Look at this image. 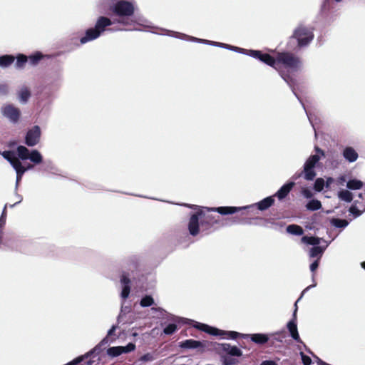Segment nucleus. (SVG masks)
Segmentation results:
<instances>
[{
	"mask_svg": "<svg viewBox=\"0 0 365 365\" xmlns=\"http://www.w3.org/2000/svg\"><path fill=\"white\" fill-rule=\"evenodd\" d=\"M139 264L140 257L135 255L128 256L122 261L120 282L122 288L120 297L123 299H126L130 295L131 279L135 278V274L138 270Z\"/></svg>",
	"mask_w": 365,
	"mask_h": 365,
	"instance_id": "nucleus-1",
	"label": "nucleus"
},
{
	"mask_svg": "<svg viewBox=\"0 0 365 365\" xmlns=\"http://www.w3.org/2000/svg\"><path fill=\"white\" fill-rule=\"evenodd\" d=\"M109 11L113 15L118 17L114 22L128 25H140L142 18L134 15L135 6L133 2L126 0H118L109 6Z\"/></svg>",
	"mask_w": 365,
	"mask_h": 365,
	"instance_id": "nucleus-2",
	"label": "nucleus"
},
{
	"mask_svg": "<svg viewBox=\"0 0 365 365\" xmlns=\"http://www.w3.org/2000/svg\"><path fill=\"white\" fill-rule=\"evenodd\" d=\"M115 23L110 18L105 16H100L97 18L93 27L88 28L85 31V35L80 38V43L85 44L89 41L97 39L105 31H111L112 29L108 27Z\"/></svg>",
	"mask_w": 365,
	"mask_h": 365,
	"instance_id": "nucleus-3",
	"label": "nucleus"
},
{
	"mask_svg": "<svg viewBox=\"0 0 365 365\" xmlns=\"http://www.w3.org/2000/svg\"><path fill=\"white\" fill-rule=\"evenodd\" d=\"M190 322L195 323L194 327L195 329L202 331L212 336H220L221 339H236L239 337L242 338V335L244 334L235 331L222 330L215 327H212L210 325L200 323L194 320H190Z\"/></svg>",
	"mask_w": 365,
	"mask_h": 365,
	"instance_id": "nucleus-4",
	"label": "nucleus"
},
{
	"mask_svg": "<svg viewBox=\"0 0 365 365\" xmlns=\"http://www.w3.org/2000/svg\"><path fill=\"white\" fill-rule=\"evenodd\" d=\"M314 150L316 154L311 155L307 159L303 166L302 173L304 178L308 181H312L315 178L317 173L314 169L321 158L325 155L324 151L318 146L314 147Z\"/></svg>",
	"mask_w": 365,
	"mask_h": 365,
	"instance_id": "nucleus-5",
	"label": "nucleus"
},
{
	"mask_svg": "<svg viewBox=\"0 0 365 365\" xmlns=\"http://www.w3.org/2000/svg\"><path fill=\"white\" fill-rule=\"evenodd\" d=\"M317 286V283L314 282L312 284L306 287L302 292L300 297L299 299L295 302L294 303V310L292 314V318L287 322V329L289 333V336L297 342L303 344L304 346L306 345L303 343V341L301 340L298 329H297V312L298 309L297 303L303 297L304 293L307 292L311 288H314Z\"/></svg>",
	"mask_w": 365,
	"mask_h": 365,
	"instance_id": "nucleus-6",
	"label": "nucleus"
},
{
	"mask_svg": "<svg viewBox=\"0 0 365 365\" xmlns=\"http://www.w3.org/2000/svg\"><path fill=\"white\" fill-rule=\"evenodd\" d=\"M314 28H309L302 24H299L294 30L291 38H294L297 41L299 47L307 46L314 39Z\"/></svg>",
	"mask_w": 365,
	"mask_h": 365,
	"instance_id": "nucleus-7",
	"label": "nucleus"
},
{
	"mask_svg": "<svg viewBox=\"0 0 365 365\" xmlns=\"http://www.w3.org/2000/svg\"><path fill=\"white\" fill-rule=\"evenodd\" d=\"M299 58L288 52H282L277 54V65L282 64L286 68L297 70L300 66Z\"/></svg>",
	"mask_w": 365,
	"mask_h": 365,
	"instance_id": "nucleus-8",
	"label": "nucleus"
},
{
	"mask_svg": "<svg viewBox=\"0 0 365 365\" xmlns=\"http://www.w3.org/2000/svg\"><path fill=\"white\" fill-rule=\"evenodd\" d=\"M1 113L9 121L13 124H16L21 117V110L13 104H6L1 107Z\"/></svg>",
	"mask_w": 365,
	"mask_h": 365,
	"instance_id": "nucleus-9",
	"label": "nucleus"
},
{
	"mask_svg": "<svg viewBox=\"0 0 365 365\" xmlns=\"http://www.w3.org/2000/svg\"><path fill=\"white\" fill-rule=\"evenodd\" d=\"M41 136V130L39 125H34L26 133L24 143L29 147H34L39 142Z\"/></svg>",
	"mask_w": 365,
	"mask_h": 365,
	"instance_id": "nucleus-10",
	"label": "nucleus"
},
{
	"mask_svg": "<svg viewBox=\"0 0 365 365\" xmlns=\"http://www.w3.org/2000/svg\"><path fill=\"white\" fill-rule=\"evenodd\" d=\"M210 343L207 341H198L195 339H185L180 342L179 346L185 349H199L204 351L209 349Z\"/></svg>",
	"mask_w": 365,
	"mask_h": 365,
	"instance_id": "nucleus-11",
	"label": "nucleus"
},
{
	"mask_svg": "<svg viewBox=\"0 0 365 365\" xmlns=\"http://www.w3.org/2000/svg\"><path fill=\"white\" fill-rule=\"evenodd\" d=\"M281 76H282V78L287 83V84L289 86V87L292 90L293 94L295 96V97L298 99V101H299V103L302 106V107H303L304 110H305V113H306V114L307 115V118H308L311 125H312V127H313V128L314 130V133L316 134L317 131H315V128H314V127L313 125V123H312V120L310 118L309 113L307 111L304 103L302 102L301 98L298 96V94L297 93V92L295 91V86L297 85L296 80L294 78H291L289 75H287V74H284V73H281Z\"/></svg>",
	"mask_w": 365,
	"mask_h": 365,
	"instance_id": "nucleus-12",
	"label": "nucleus"
},
{
	"mask_svg": "<svg viewBox=\"0 0 365 365\" xmlns=\"http://www.w3.org/2000/svg\"><path fill=\"white\" fill-rule=\"evenodd\" d=\"M205 215L202 210H198L192 213L188 223V230L192 236H196L199 233L200 218Z\"/></svg>",
	"mask_w": 365,
	"mask_h": 365,
	"instance_id": "nucleus-13",
	"label": "nucleus"
},
{
	"mask_svg": "<svg viewBox=\"0 0 365 365\" xmlns=\"http://www.w3.org/2000/svg\"><path fill=\"white\" fill-rule=\"evenodd\" d=\"M165 31H166V34H165V35L173 36L176 38H180V39L186 40V41H191L197 42L200 43L207 44V45H210V43H212V41L202 39V38H198L196 37L188 36V35L182 34V33L175 32V31H170V30H165Z\"/></svg>",
	"mask_w": 365,
	"mask_h": 365,
	"instance_id": "nucleus-14",
	"label": "nucleus"
},
{
	"mask_svg": "<svg viewBox=\"0 0 365 365\" xmlns=\"http://www.w3.org/2000/svg\"><path fill=\"white\" fill-rule=\"evenodd\" d=\"M251 206H220L209 209L211 211L216 212L222 215H233L241 210H250Z\"/></svg>",
	"mask_w": 365,
	"mask_h": 365,
	"instance_id": "nucleus-15",
	"label": "nucleus"
},
{
	"mask_svg": "<svg viewBox=\"0 0 365 365\" xmlns=\"http://www.w3.org/2000/svg\"><path fill=\"white\" fill-rule=\"evenodd\" d=\"M242 338L250 339L253 343L262 346L269 341V335L264 333L245 334L242 335Z\"/></svg>",
	"mask_w": 365,
	"mask_h": 365,
	"instance_id": "nucleus-16",
	"label": "nucleus"
},
{
	"mask_svg": "<svg viewBox=\"0 0 365 365\" xmlns=\"http://www.w3.org/2000/svg\"><path fill=\"white\" fill-rule=\"evenodd\" d=\"M174 322L169 323L167 324L165 328L163 329V334L168 336L173 334L177 330H178V326L175 324V322H185L189 324H192L193 327L195 325L194 322H190L191 319H185V318H180L178 317H173Z\"/></svg>",
	"mask_w": 365,
	"mask_h": 365,
	"instance_id": "nucleus-17",
	"label": "nucleus"
},
{
	"mask_svg": "<svg viewBox=\"0 0 365 365\" xmlns=\"http://www.w3.org/2000/svg\"><path fill=\"white\" fill-rule=\"evenodd\" d=\"M274 203V196H268L262 199L258 202L249 205L248 206L250 207V209L248 210L249 211L254 209L255 207H257L260 211H264L269 208Z\"/></svg>",
	"mask_w": 365,
	"mask_h": 365,
	"instance_id": "nucleus-18",
	"label": "nucleus"
},
{
	"mask_svg": "<svg viewBox=\"0 0 365 365\" xmlns=\"http://www.w3.org/2000/svg\"><path fill=\"white\" fill-rule=\"evenodd\" d=\"M218 346L222 351L230 356L240 357L242 356V351L237 346H233L227 343L219 344Z\"/></svg>",
	"mask_w": 365,
	"mask_h": 365,
	"instance_id": "nucleus-19",
	"label": "nucleus"
},
{
	"mask_svg": "<svg viewBox=\"0 0 365 365\" xmlns=\"http://www.w3.org/2000/svg\"><path fill=\"white\" fill-rule=\"evenodd\" d=\"M295 182L294 181H287L284 183L274 195V197H277L279 200H284L294 187Z\"/></svg>",
	"mask_w": 365,
	"mask_h": 365,
	"instance_id": "nucleus-20",
	"label": "nucleus"
},
{
	"mask_svg": "<svg viewBox=\"0 0 365 365\" xmlns=\"http://www.w3.org/2000/svg\"><path fill=\"white\" fill-rule=\"evenodd\" d=\"M259 61L279 71V75H281V73L288 75V73L279 70V68L277 67V57L275 58L268 53H262V57L260 58ZM289 76L291 78H292L289 74ZM280 76L282 77V76Z\"/></svg>",
	"mask_w": 365,
	"mask_h": 365,
	"instance_id": "nucleus-21",
	"label": "nucleus"
},
{
	"mask_svg": "<svg viewBox=\"0 0 365 365\" xmlns=\"http://www.w3.org/2000/svg\"><path fill=\"white\" fill-rule=\"evenodd\" d=\"M342 155L345 160L349 163L355 162L359 157L357 152L350 146L346 147L344 149Z\"/></svg>",
	"mask_w": 365,
	"mask_h": 365,
	"instance_id": "nucleus-22",
	"label": "nucleus"
},
{
	"mask_svg": "<svg viewBox=\"0 0 365 365\" xmlns=\"http://www.w3.org/2000/svg\"><path fill=\"white\" fill-rule=\"evenodd\" d=\"M322 238L317 236L304 235L301 238L302 243L305 245H312V247L319 246L322 242Z\"/></svg>",
	"mask_w": 365,
	"mask_h": 365,
	"instance_id": "nucleus-23",
	"label": "nucleus"
},
{
	"mask_svg": "<svg viewBox=\"0 0 365 365\" xmlns=\"http://www.w3.org/2000/svg\"><path fill=\"white\" fill-rule=\"evenodd\" d=\"M15 64L14 66L17 70H22L24 68L26 63L28 62V56L24 53H18L15 56Z\"/></svg>",
	"mask_w": 365,
	"mask_h": 365,
	"instance_id": "nucleus-24",
	"label": "nucleus"
},
{
	"mask_svg": "<svg viewBox=\"0 0 365 365\" xmlns=\"http://www.w3.org/2000/svg\"><path fill=\"white\" fill-rule=\"evenodd\" d=\"M31 96V91L26 86H23L18 93L19 100L22 104L27 103Z\"/></svg>",
	"mask_w": 365,
	"mask_h": 365,
	"instance_id": "nucleus-25",
	"label": "nucleus"
},
{
	"mask_svg": "<svg viewBox=\"0 0 365 365\" xmlns=\"http://www.w3.org/2000/svg\"><path fill=\"white\" fill-rule=\"evenodd\" d=\"M15 61V56L12 54H4L0 56V67L6 68L9 67Z\"/></svg>",
	"mask_w": 365,
	"mask_h": 365,
	"instance_id": "nucleus-26",
	"label": "nucleus"
},
{
	"mask_svg": "<svg viewBox=\"0 0 365 365\" xmlns=\"http://www.w3.org/2000/svg\"><path fill=\"white\" fill-rule=\"evenodd\" d=\"M28 160H29L34 165H39L43 163V156L41 153L36 149L31 150L30 155H29Z\"/></svg>",
	"mask_w": 365,
	"mask_h": 365,
	"instance_id": "nucleus-27",
	"label": "nucleus"
},
{
	"mask_svg": "<svg viewBox=\"0 0 365 365\" xmlns=\"http://www.w3.org/2000/svg\"><path fill=\"white\" fill-rule=\"evenodd\" d=\"M329 222L331 226L339 228V229H344L346 228L349 224V222L346 219H341L338 217H332L329 220Z\"/></svg>",
	"mask_w": 365,
	"mask_h": 365,
	"instance_id": "nucleus-28",
	"label": "nucleus"
},
{
	"mask_svg": "<svg viewBox=\"0 0 365 365\" xmlns=\"http://www.w3.org/2000/svg\"><path fill=\"white\" fill-rule=\"evenodd\" d=\"M337 196L341 201L351 202L353 200V194L348 189H341L338 191Z\"/></svg>",
	"mask_w": 365,
	"mask_h": 365,
	"instance_id": "nucleus-29",
	"label": "nucleus"
},
{
	"mask_svg": "<svg viewBox=\"0 0 365 365\" xmlns=\"http://www.w3.org/2000/svg\"><path fill=\"white\" fill-rule=\"evenodd\" d=\"M364 182L356 178H352L346 182V188L349 190H357L362 188Z\"/></svg>",
	"mask_w": 365,
	"mask_h": 365,
	"instance_id": "nucleus-30",
	"label": "nucleus"
},
{
	"mask_svg": "<svg viewBox=\"0 0 365 365\" xmlns=\"http://www.w3.org/2000/svg\"><path fill=\"white\" fill-rule=\"evenodd\" d=\"M0 154L12 167L20 162L18 160H15V153L12 150H5L1 152Z\"/></svg>",
	"mask_w": 365,
	"mask_h": 365,
	"instance_id": "nucleus-31",
	"label": "nucleus"
},
{
	"mask_svg": "<svg viewBox=\"0 0 365 365\" xmlns=\"http://www.w3.org/2000/svg\"><path fill=\"white\" fill-rule=\"evenodd\" d=\"M286 230L289 234L295 236H301L304 234L303 228L301 226L296 224L289 225L286 227Z\"/></svg>",
	"mask_w": 365,
	"mask_h": 365,
	"instance_id": "nucleus-32",
	"label": "nucleus"
},
{
	"mask_svg": "<svg viewBox=\"0 0 365 365\" xmlns=\"http://www.w3.org/2000/svg\"><path fill=\"white\" fill-rule=\"evenodd\" d=\"M324 252L325 247H322L320 245H319L310 248L309 255L312 258H317L320 259Z\"/></svg>",
	"mask_w": 365,
	"mask_h": 365,
	"instance_id": "nucleus-33",
	"label": "nucleus"
},
{
	"mask_svg": "<svg viewBox=\"0 0 365 365\" xmlns=\"http://www.w3.org/2000/svg\"><path fill=\"white\" fill-rule=\"evenodd\" d=\"M16 153L20 160H28L29 155H30L31 150L24 145H18Z\"/></svg>",
	"mask_w": 365,
	"mask_h": 365,
	"instance_id": "nucleus-34",
	"label": "nucleus"
},
{
	"mask_svg": "<svg viewBox=\"0 0 365 365\" xmlns=\"http://www.w3.org/2000/svg\"><path fill=\"white\" fill-rule=\"evenodd\" d=\"M43 58V55L41 51H36L28 56V61L31 66H36Z\"/></svg>",
	"mask_w": 365,
	"mask_h": 365,
	"instance_id": "nucleus-35",
	"label": "nucleus"
},
{
	"mask_svg": "<svg viewBox=\"0 0 365 365\" xmlns=\"http://www.w3.org/2000/svg\"><path fill=\"white\" fill-rule=\"evenodd\" d=\"M16 173V181H21L22 179V176L26 172V169H24V166L22 165L21 162L18 163L16 165L12 167Z\"/></svg>",
	"mask_w": 365,
	"mask_h": 365,
	"instance_id": "nucleus-36",
	"label": "nucleus"
},
{
	"mask_svg": "<svg viewBox=\"0 0 365 365\" xmlns=\"http://www.w3.org/2000/svg\"><path fill=\"white\" fill-rule=\"evenodd\" d=\"M322 207V203L317 199H312L309 200L306 205V208L310 211H316Z\"/></svg>",
	"mask_w": 365,
	"mask_h": 365,
	"instance_id": "nucleus-37",
	"label": "nucleus"
},
{
	"mask_svg": "<svg viewBox=\"0 0 365 365\" xmlns=\"http://www.w3.org/2000/svg\"><path fill=\"white\" fill-rule=\"evenodd\" d=\"M358 201L355 200L352 205L349 208V213L353 215L354 218L359 217L362 215V213L364 212L362 210H360L359 207H357Z\"/></svg>",
	"mask_w": 365,
	"mask_h": 365,
	"instance_id": "nucleus-38",
	"label": "nucleus"
},
{
	"mask_svg": "<svg viewBox=\"0 0 365 365\" xmlns=\"http://www.w3.org/2000/svg\"><path fill=\"white\" fill-rule=\"evenodd\" d=\"M106 354L111 358L118 357L122 354L120 346H110L107 349Z\"/></svg>",
	"mask_w": 365,
	"mask_h": 365,
	"instance_id": "nucleus-39",
	"label": "nucleus"
},
{
	"mask_svg": "<svg viewBox=\"0 0 365 365\" xmlns=\"http://www.w3.org/2000/svg\"><path fill=\"white\" fill-rule=\"evenodd\" d=\"M269 338L273 337V339L277 342L282 343L283 341V339L286 336L285 330L282 329L275 332H272L269 334Z\"/></svg>",
	"mask_w": 365,
	"mask_h": 365,
	"instance_id": "nucleus-40",
	"label": "nucleus"
},
{
	"mask_svg": "<svg viewBox=\"0 0 365 365\" xmlns=\"http://www.w3.org/2000/svg\"><path fill=\"white\" fill-rule=\"evenodd\" d=\"M154 304V299L151 295H145L143 297L140 301V305L142 307H148Z\"/></svg>",
	"mask_w": 365,
	"mask_h": 365,
	"instance_id": "nucleus-41",
	"label": "nucleus"
},
{
	"mask_svg": "<svg viewBox=\"0 0 365 365\" xmlns=\"http://www.w3.org/2000/svg\"><path fill=\"white\" fill-rule=\"evenodd\" d=\"M325 187V180L322 178H318L315 180L313 188L316 192H321Z\"/></svg>",
	"mask_w": 365,
	"mask_h": 365,
	"instance_id": "nucleus-42",
	"label": "nucleus"
},
{
	"mask_svg": "<svg viewBox=\"0 0 365 365\" xmlns=\"http://www.w3.org/2000/svg\"><path fill=\"white\" fill-rule=\"evenodd\" d=\"M130 309H131L129 306H123V304L121 305L120 312L117 317L118 324L121 323L122 317L127 313L130 312Z\"/></svg>",
	"mask_w": 365,
	"mask_h": 365,
	"instance_id": "nucleus-43",
	"label": "nucleus"
},
{
	"mask_svg": "<svg viewBox=\"0 0 365 365\" xmlns=\"http://www.w3.org/2000/svg\"><path fill=\"white\" fill-rule=\"evenodd\" d=\"M136 348V346L133 342H129L125 346H120L122 354H128L133 351Z\"/></svg>",
	"mask_w": 365,
	"mask_h": 365,
	"instance_id": "nucleus-44",
	"label": "nucleus"
},
{
	"mask_svg": "<svg viewBox=\"0 0 365 365\" xmlns=\"http://www.w3.org/2000/svg\"><path fill=\"white\" fill-rule=\"evenodd\" d=\"M262 52L259 50L247 49V56L259 60Z\"/></svg>",
	"mask_w": 365,
	"mask_h": 365,
	"instance_id": "nucleus-45",
	"label": "nucleus"
},
{
	"mask_svg": "<svg viewBox=\"0 0 365 365\" xmlns=\"http://www.w3.org/2000/svg\"><path fill=\"white\" fill-rule=\"evenodd\" d=\"M222 362L223 365H234L237 364V360L230 356H222Z\"/></svg>",
	"mask_w": 365,
	"mask_h": 365,
	"instance_id": "nucleus-46",
	"label": "nucleus"
},
{
	"mask_svg": "<svg viewBox=\"0 0 365 365\" xmlns=\"http://www.w3.org/2000/svg\"><path fill=\"white\" fill-rule=\"evenodd\" d=\"M331 0H324L322 3L320 11L322 13L327 12L331 9Z\"/></svg>",
	"mask_w": 365,
	"mask_h": 365,
	"instance_id": "nucleus-47",
	"label": "nucleus"
},
{
	"mask_svg": "<svg viewBox=\"0 0 365 365\" xmlns=\"http://www.w3.org/2000/svg\"><path fill=\"white\" fill-rule=\"evenodd\" d=\"M6 207L7 205L6 204L2 210L1 215L0 216V224L5 225L6 220Z\"/></svg>",
	"mask_w": 365,
	"mask_h": 365,
	"instance_id": "nucleus-48",
	"label": "nucleus"
},
{
	"mask_svg": "<svg viewBox=\"0 0 365 365\" xmlns=\"http://www.w3.org/2000/svg\"><path fill=\"white\" fill-rule=\"evenodd\" d=\"M153 359H154V357H153V354L150 353H146V354H143V356H141V357L140 358V361H153Z\"/></svg>",
	"mask_w": 365,
	"mask_h": 365,
	"instance_id": "nucleus-49",
	"label": "nucleus"
},
{
	"mask_svg": "<svg viewBox=\"0 0 365 365\" xmlns=\"http://www.w3.org/2000/svg\"><path fill=\"white\" fill-rule=\"evenodd\" d=\"M302 361L304 365H311L312 359L309 356L305 355L303 353H301Z\"/></svg>",
	"mask_w": 365,
	"mask_h": 365,
	"instance_id": "nucleus-50",
	"label": "nucleus"
},
{
	"mask_svg": "<svg viewBox=\"0 0 365 365\" xmlns=\"http://www.w3.org/2000/svg\"><path fill=\"white\" fill-rule=\"evenodd\" d=\"M9 93V86L4 83L0 84V95L6 96Z\"/></svg>",
	"mask_w": 365,
	"mask_h": 365,
	"instance_id": "nucleus-51",
	"label": "nucleus"
},
{
	"mask_svg": "<svg viewBox=\"0 0 365 365\" xmlns=\"http://www.w3.org/2000/svg\"><path fill=\"white\" fill-rule=\"evenodd\" d=\"M302 194L307 199H310L313 196L312 191L308 188H303L302 190Z\"/></svg>",
	"mask_w": 365,
	"mask_h": 365,
	"instance_id": "nucleus-52",
	"label": "nucleus"
},
{
	"mask_svg": "<svg viewBox=\"0 0 365 365\" xmlns=\"http://www.w3.org/2000/svg\"><path fill=\"white\" fill-rule=\"evenodd\" d=\"M319 261L320 259H316L312 263H311L309 269L312 272H314L317 269L319 265Z\"/></svg>",
	"mask_w": 365,
	"mask_h": 365,
	"instance_id": "nucleus-53",
	"label": "nucleus"
},
{
	"mask_svg": "<svg viewBox=\"0 0 365 365\" xmlns=\"http://www.w3.org/2000/svg\"><path fill=\"white\" fill-rule=\"evenodd\" d=\"M43 165H44V168H43L44 171H51L54 168L53 165L52 164V162L51 160L45 161L43 163Z\"/></svg>",
	"mask_w": 365,
	"mask_h": 365,
	"instance_id": "nucleus-54",
	"label": "nucleus"
},
{
	"mask_svg": "<svg viewBox=\"0 0 365 365\" xmlns=\"http://www.w3.org/2000/svg\"><path fill=\"white\" fill-rule=\"evenodd\" d=\"M118 327L116 324L112 325L111 327L108 329L106 336L109 338L110 336H113L115 334Z\"/></svg>",
	"mask_w": 365,
	"mask_h": 365,
	"instance_id": "nucleus-55",
	"label": "nucleus"
},
{
	"mask_svg": "<svg viewBox=\"0 0 365 365\" xmlns=\"http://www.w3.org/2000/svg\"><path fill=\"white\" fill-rule=\"evenodd\" d=\"M243 219L242 218H240L239 217H232L231 218V224L233 225V224H240V225H242V222H243Z\"/></svg>",
	"mask_w": 365,
	"mask_h": 365,
	"instance_id": "nucleus-56",
	"label": "nucleus"
},
{
	"mask_svg": "<svg viewBox=\"0 0 365 365\" xmlns=\"http://www.w3.org/2000/svg\"><path fill=\"white\" fill-rule=\"evenodd\" d=\"M259 365H278V364L272 359H267L262 361Z\"/></svg>",
	"mask_w": 365,
	"mask_h": 365,
	"instance_id": "nucleus-57",
	"label": "nucleus"
},
{
	"mask_svg": "<svg viewBox=\"0 0 365 365\" xmlns=\"http://www.w3.org/2000/svg\"><path fill=\"white\" fill-rule=\"evenodd\" d=\"M210 46L220 47V48H225V49L227 48V43L217 42V41H212V43H210Z\"/></svg>",
	"mask_w": 365,
	"mask_h": 365,
	"instance_id": "nucleus-58",
	"label": "nucleus"
},
{
	"mask_svg": "<svg viewBox=\"0 0 365 365\" xmlns=\"http://www.w3.org/2000/svg\"><path fill=\"white\" fill-rule=\"evenodd\" d=\"M113 340H110V342H113ZM110 342V340L108 336H105L98 344L100 346H103L104 345L108 344Z\"/></svg>",
	"mask_w": 365,
	"mask_h": 365,
	"instance_id": "nucleus-59",
	"label": "nucleus"
},
{
	"mask_svg": "<svg viewBox=\"0 0 365 365\" xmlns=\"http://www.w3.org/2000/svg\"><path fill=\"white\" fill-rule=\"evenodd\" d=\"M333 182H334V179L332 178H331V177L327 178L325 181V187L327 188L330 187V186L333 183Z\"/></svg>",
	"mask_w": 365,
	"mask_h": 365,
	"instance_id": "nucleus-60",
	"label": "nucleus"
},
{
	"mask_svg": "<svg viewBox=\"0 0 365 365\" xmlns=\"http://www.w3.org/2000/svg\"><path fill=\"white\" fill-rule=\"evenodd\" d=\"M345 182H347L346 181V178L345 175H341V176L339 177V178H338V183L339 185H343Z\"/></svg>",
	"mask_w": 365,
	"mask_h": 365,
	"instance_id": "nucleus-61",
	"label": "nucleus"
},
{
	"mask_svg": "<svg viewBox=\"0 0 365 365\" xmlns=\"http://www.w3.org/2000/svg\"><path fill=\"white\" fill-rule=\"evenodd\" d=\"M14 195H15L16 198L17 199L16 204L21 203L23 200V197L20 194H19L18 192H14Z\"/></svg>",
	"mask_w": 365,
	"mask_h": 365,
	"instance_id": "nucleus-62",
	"label": "nucleus"
},
{
	"mask_svg": "<svg viewBox=\"0 0 365 365\" xmlns=\"http://www.w3.org/2000/svg\"><path fill=\"white\" fill-rule=\"evenodd\" d=\"M247 49H245L242 48L237 47L236 53H239L241 54L247 55Z\"/></svg>",
	"mask_w": 365,
	"mask_h": 365,
	"instance_id": "nucleus-63",
	"label": "nucleus"
},
{
	"mask_svg": "<svg viewBox=\"0 0 365 365\" xmlns=\"http://www.w3.org/2000/svg\"><path fill=\"white\" fill-rule=\"evenodd\" d=\"M226 49L232 51H234V52H236V51L237 49V46H235L230 45V44H227Z\"/></svg>",
	"mask_w": 365,
	"mask_h": 365,
	"instance_id": "nucleus-64",
	"label": "nucleus"
}]
</instances>
